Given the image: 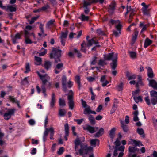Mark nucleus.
<instances>
[{
	"instance_id": "1",
	"label": "nucleus",
	"mask_w": 157,
	"mask_h": 157,
	"mask_svg": "<svg viewBox=\"0 0 157 157\" xmlns=\"http://www.w3.org/2000/svg\"><path fill=\"white\" fill-rule=\"evenodd\" d=\"M150 95L151 102L147 95L144 98V100L147 104L148 105H150L151 103L153 105L157 104V92L155 90H151L150 91Z\"/></svg>"
},
{
	"instance_id": "2",
	"label": "nucleus",
	"mask_w": 157,
	"mask_h": 157,
	"mask_svg": "<svg viewBox=\"0 0 157 157\" xmlns=\"http://www.w3.org/2000/svg\"><path fill=\"white\" fill-rule=\"evenodd\" d=\"M38 75L40 77L41 80L42 81L43 84L41 86V88L44 96H46V94L45 93L46 89L45 88V85L46 83L48 82V81L50 79V77L47 74L44 75H42L39 72H37Z\"/></svg>"
},
{
	"instance_id": "3",
	"label": "nucleus",
	"mask_w": 157,
	"mask_h": 157,
	"mask_svg": "<svg viewBox=\"0 0 157 157\" xmlns=\"http://www.w3.org/2000/svg\"><path fill=\"white\" fill-rule=\"evenodd\" d=\"M105 60H112V62L111 63L110 65L113 64H117V54L114 52L109 53L104 56Z\"/></svg>"
},
{
	"instance_id": "4",
	"label": "nucleus",
	"mask_w": 157,
	"mask_h": 157,
	"mask_svg": "<svg viewBox=\"0 0 157 157\" xmlns=\"http://www.w3.org/2000/svg\"><path fill=\"white\" fill-rule=\"evenodd\" d=\"M92 148L90 147H88L86 144H81V148L79 150V152H76V154L78 155H83L87 154L88 152L92 150Z\"/></svg>"
},
{
	"instance_id": "5",
	"label": "nucleus",
	"mask_w": 157,
	"mask_h": 157,
	"mask_svg": "<svg viewBox=\"0 0 157 157\" xmlns=\"http://www.w3.org/2000/svg\"><path fill=\"white\" fill-rule=\"evenodd\" d=\"M81 101L82 107L85 108L83 112L84 114H89L90 113L94 114H96L97 113L95 111L91 110L90 106L87 105L85 101H84L82 99L81 100Z\"/></svg>"
},
{
	"instance_id": "6",
	"label": "nucleus",
	"mask_w": 157,
	"mask_h": 157,
	"mask_svg": "<svg viewBox=\"0 0 157 157\" xmlns=\"http://www.w3.org/2000/svg\"><path fill=\"white\" fill-rule=\"evenodd\" d=\"M74 93L72 90L69 91V94L68 95L67 99L68 101V104L69 108L71 110H73L74 106V103L73 101Z\"/></svg>"
},
{
	"instance_id": "7",
	"label": "nucleus",
	"mask_w": 157,
	"mask_h": 157,
	"mask_svg": "<svg viewBox=\"0 0 157 157\" xmlns=\"http://www.w3.org/2000/svg\"><path fill=\"white\" fill-rule=\"evenodd\" d=\"M62 51L61 50L58 49L56 48H52V52L50 55V57L51 59L54 57H61V56Z\"/></svg>"
},
{
	"instance_id": "8",
	"label": "nucleus",
	"mask_w": 157,
	"mask_h": 157,
	"mask_svg": "<svg viewBox=\"0 0 157 157\" xmlns=\"http://www.w3.org/2000/svg\"><path fill=\"white\" fill-rule=\"evenodd\" d=\"M139 149L137 148L136 146H130L128 148V157H136V153L139 151Z\"/></svg>"
},
{
	"instance_id": "9",
	"label": "nucleus",
	"mask_w": 157,
	"mask_h": 157,
	"mask_svg": "<svg viewBox=\"0 0 157 157\" xmlns=\"http://www.w3.org/2000/svg\"><path fill=\"white\" fill-rule=\"evenodd\" d=\"M82 138V140L81 141V139L77 137L75 141V149L76 152L77 151L79 152L78 146L80 145L81 147V144H82V143L84 141V137H83Z\"/></svg>"
},
{
	"instance_id": "10",
	"label": "nucleus",
	"mask_w": 157,
	"mask_h": 157,
	"mask_svg": "<svg viewBox=\"0 0 157 157\" xmlns=\"http://www.w3.org/2000/svg\"><path fill=\"white\" fill-rule=\"evenodd\" d=\"M16 110V109H9L7 112L5 113L4 115V119L6 120H8L10 119L11 116L14 114Z\"/></svg>"
},
{
	"instance_id": "11",
	"label": "nucleus",
	"mask_w": 157,
	"mask_h": 157,
	"mask_svg": "<svg viewBox=\"0 0 157 157\" xmlns=\"http://www.w3.org/2000/svg\"><path fill=\"white\" fill-rule=\"evenodd\" d=\"M98 127H94L89 125H87L86 126L83 127L84 130H87L90 133H93L98 130Z\"/></svg>"
},
{
	"instance_id": "12",
	"label": "nucleus",
	"mask_w": 157,
	"mask_h": 157,
	"mask_svg": "<svg viewBox=\"0 0 157 157\" xmlns=\"http://www.w3.org/2000/svg\"><path fill=\"white\" fill-rule=\"evenodd\" d=\"M63 64L62 63H57L54 67V72L56 74L59 73L63 69Z\"/></svg>"
},
{
	"instance_id": "13",
	"label": "nucleus",
	"mask_w": 157,
	"mask_h": 157,
	"mask_svg": "<svg viewBox=\"0 0 157 157\" xmlns=\"http://www.w3.org/2000/svg\"><path fill=\"white\" fill-rule=\"evenodd\" d=\"M149 81V86L157 90V82L154 79H149L147 78Z\"/></svg>"
},
{
	"instance_id": "14",
	"label": "nucleus",
	"mask_w": 157,
	"mask_h": 157,
	"mask_svg": "<svg viewBox=\"0 0 157 157\" xmlns=\"http://www.w3.org/2000/svg\"><path fill=\"white\" fill-rule=\"evenodd\" d=\"M116 130V128H113L109 131L108 136L111 139L112 141L115 136Z\"/></svg>"
},
{
	"instance_id": "15",
	"label": "nucleus",
	"mask_w": 157,
	"mask_h": 157,
	"mask_svg": "<svg viewBox=\"0 0 157 157\" xmlns=\"http://www.w3.org/2000/svg\"><path fill=\"white\" fill-rule=\"evenodd\" d=\"M115 2L114 1H113L109 5L108 8V11L110 13L112 14L113 13L115 9Z\"/></svg>"
},
{
	"instance_id": "16",
	"label": "nucleus",
	"mask_w": 157,
	"mask_h": 157,
	"mask_svg": "<svg viewBox=\"0 0 157 157\" xmlns=\"http://www.w3.org/2000/svg\"><path fill=\"white\" fill-rule=\"evenodd\" d=\"M121 25L120 23L118 24L116 26V29L117 30L118 32L116 31L115 30L113 31V34L116 37H117L119 36V35L121 34Z\"/></svg>"
},
{
	"instance_id": "17",
	"label": "nucleus",
	"mask_w": 157,
	"mask_h": 157,
	"mask_svg": "<svg viewBox=\"0 0 157 157\" xmlns=\"http://www.w3.org/2000/svg\"><path fill=\"white\" fill-rule=\"evenodd\" d=\"M67 78L65 75H63L62 79V83L63 90L66 92L67 90L66 87Z\"/></svg>"
},
{
	"instance_id": "18",
	"label": "nucleus",
	"mask_w": 157,
	"mask_h": 157,
	"mask_svg": "<svg viewBox=\"0 0 157 157\" xmlns=\"http://www.w3.org/2000/svg\"><path fill=\"white\" fill-rule=\"evenodd\" d=\"M111 68L112 70L111 72V73L113 75L115 76L117 74V71L116 70V68L117 66V65L116 64H113L112 65H110Z\"/></svg>"
},
{
	"instance_id": "19",
	"label": "nucleus",
	"mask_w": 157,
	"mask_h": 157,
	"mask_svg": "<svg viewBox=\"0 0 157 157\" xmlns=\"http://www.w3.org/2000/svg\"><path fill=\"white\" fill-rule=\"evenodd\" d=\"M9 99L13 103H15L17 104V106L19 108H21V107L20 105V102L17 100L15 98L13 97V96H9Z\"/></svg>"
},
{
	"instance_id": "20",
	"label": "nucleus",
	"mask_w": 157,
	"mask_h": 157,
	"mask_svg": "<svg viewBox=\"0 0 157 157\" xmlns=\"http://www.w3.org/2000/svg\"><path fill=\"white\" fill-rule=\"evenodd\" d=\"M98 43V41L95 40L94 38H92L91 40H88L87 43L86 44L87 47H89L91 46L93 44H97Z\"/></svg>"
},
{
	"instance_id": "21",
	"label": "nucleus",
	"mask_w": 157,
	"mask_h": 157,
	"mask_svg": "<svg viewBox=\"0 0 157 157\" xmlns=\"http://www.w3.org/2000/svg\"><path fill=\"white\" fill-rule=\"evenodd\" d=\"M56 102V99L55 94L54 93H53L52 95L51 100L50 102V105L51 108H53L55 105Z\"/></svg>"
},
{
	"instance_id": "22",
	"label": "nucleus",
	"mask_w": 157,
	"mask_h": 157,
	"mask_svg": "<svg viewBox=\"0 0 157 157\" xmlns=\"http://www.w3.org/2000/svg\"><path fill=\"white\" fill-rule=\"evenodd\" d=\"M105 75H103L101 77L100 81L102 83V85L103 86H105L109 82L105 79Z\"/></svg>"
},
{
	"instance_id": "23",
	"label": "nucleus",
	"mask_w": 157,
	"mask_h": 157,
	"mask_svg": "<svg viewBox=\"0 0 157 157\" xmlns=\"http://www.w3.org/2000/svg\"><path fill=\"white\" fill-rule=\"evenodd\" d=\"M52 66V63L48 61H45L44 64V67L47 70H48L51 68Z\"/></svg>"
},
{
	"instance_id": "24",
	"label": "nucleus",
	"mask_w": 157,
	"mask_h": 157,
	"mask_svg": "<svg viewBox=\"0 0 157 157\" xmlns=\"http://www.w3.org/2000/svg\"><path fill=\"white\" fill-rule=\"evenodd\" d=\"M104 129L101 128L99 131L94 135L95 137H99L102 136L104 133Z\"/></svg>"
},
{
	"instance_id": "25",
	"label": "nucleus",
	"mask_w": 157,
	"mask_h": 157,
	"mask_svg": "<svg viewBox=\"0 0 157 157\" xmlns=\"http://www.w3.org/2000/svg\"><path fill=\"white\" fill-rule=\"evenodd\" d=\"M147 71L148 77L150 78H153L154 77V75L152 68L150 67H148Z\"/></svg>"
},
{
	"instance_id": "26",
	"label": "nucleus",
	"mask_w": 157,
	"mask_h": 157,
	"mask_svg": "<svg viewBox=\"0 0 157 157\" xmlns=\"http://www.w3.org/2000/svg\"><path fill=\"white\" fill-rule=\"evenodd\" d=\"M7 10H9L11 12H15L16 10V6L15 5L8 6Z\"/></svg>"
},
{
	"instance_id": "27",
	"label": "nucleus",
	"mask_w": 157,
	"mask_h": 157,
	"mask_svg": "<svg viewBox=\"0 0 157 157\" xmlns=\"http://www.w3.org/2000/svg\"><path fill=\"white\" fill-rule=\"evenodd\" d=\"M152 43V41L148 38H147L145 40L144 43V47L145 48H146L148 46L151 45Z\"/></svg>"
},
{
	"instance_id": "28",
	"label": "nucleus",
	"mask_w": 157,
	"mask_h": 157,
	"mask_svg": "<svg viewBox=\"0 0 157 157\" xmlns=\"http://www.w3.org/2000/svg\"><path fill=\"white\" fill-rule=\"evenodd\" d=\"M139 114V112L138 110H136L134 112L133 114L134 115L133 120V121L136 122L139 120V118L138 117Z\"/></svg>"
},
{
	"instance_id": "29",
	"label": "nucleus",
	"mask_w": 157,
	"mask_h": 157,
	"mask_svg": "<svg viewBox=\"0 0 157 157\" xmlns=\"http://www.w3.org/2000/svg\"><path fill=\"white\" fill-rule=\"evenodd\" d=\"M54 22L55 20H51L49 21L47 23L46 25V28L47 29H49L50 28L51 26L54 25Z\"/></svg>"
},
{
	"instance_id": "30",
	"label": "nucleus",
	"mask_w": 157,
	"mask_h": 157,
	"mask_svg": "<svg viewBox=\"0 0 157 157\" xmlns=\"http://www.w3.org/2000/svg\"><path fill=\"white\" fill-rule=\"evenodd\" d=\"M89 119L90 124L92 125L95 124V121L94 117L92 115H90L89 116Z\"/></svg>"
},
{
	"instance_id": "31",
	"label": "nucleus",
	"mask_w": 157,
	"mask_h": 157,
	"mask_svg": "<svg viewBox=\"0 0 157 157\" xmlns=\"http://www.w3.org/2000/svg\"><path fill=\"white\" fill-rule=\"evenodd\" d=\"M99 145V140L98 139H92L90 140V144L91 145H94L95 146L96 143Z\"/></svg>"
},
{
	"instance_id": "32",
	"label": "nucleus",
	"mask_w": 157,
	"mask_h": 157,
	"mask_svg": "<svg viewBox=\"0 0 157 157\" xmlns=\"http://www.w3.org/2000/svg\"><path fill=\"white\" fill-rule=\"evenodd\" d=\"M35 60L36 62L35 63V64H36L37 65H40V64L42 61L41 58L36 56H35Z\"/></svg>"
},
{
	"instance_id": "33",
	"label": "nucleus",
	"mask_w": 157,
	"mask_h": 157,
	"mask_svg": "<svg viewBox=\"0 0 157 157\" xmlns=\"http://www.w3.org/2000/svg\"><path fill=\"white\" fill-rule=\"evenodd\" d=\"M75 81L78 84V87L80 89L81 87V83L80 82V77L78 75L75 76Z\"/></svg>"
},
{
	"instance_id": "34",
	"label": "nucleus",
	"mask_w": 157,
	"mask_h": 157,
	"mask_svg": "<svg viewBox=\"0 0 157 157\" xmlns=\"http://www.w3.org/2000/svg\"><path fill=\"white\" fill-rule=\"evenodd\" d=\"M137 132L140 135H142V137H145V134L143 129L142 128H138L137 130Z\"/></svg>"
},
{
	"instance_id": "35",
	"label": "nucleus",
	"mask_w": 157,
	"mask_h": 157,
	"mask_svg": "<svg viewBox=\"0 0 157 157\" xmlns=\"http://www.w3.org/2000/svg\"><path fill=\"white\" fill-rule=\"evenodd\" d=\"M86 43L84 41L81 44L82 47L81 50L84 53H86V49L85 48V47L86 46Z\"/></svg>"
},
{
	"instance_id": "36",
	"label": "nucleus",
	"mask_w": 157,
	"mask_h": 157,
	"mask_svg": "<svg viewBox=\"0 0 157 157\" xmlns=\"http://www.w3.org/2000/svg\"><path fill=\"white\" fill-rule=\"evenodd\" d=\"M93 0H92L90 2H87L85 0L84 1L83 6L84 7H87V6H90L91 4L94 3V2H93Z\"/></svg>"
},
{
	"instance_id": "37",
	"label": "nucleus",
	"mask_w": 157,
	"mask_h": 157,
	"mask_svg": "<svg viewBox=\"0 0 157 157\" xmlns=\"http://www.w3.org/2000/svg\"><path fill=\"white\" fill-rule=\"evenodd\" d=\"M68 32L66 31L65 32H62L60 36V39H65L66 38L67 36Z\"/></svg>"
},
{
	"instance_id": "38",
	"label": "nucleus",
	"mask_w": 157,
	"mask_h": 157,
	"mask_svg": "<svg viewBox=\"0 0 157 157\" xmlns=\"http://www.w3.org/2000/svg\"><path fill=\"white\" fill-rule=\"evenodd\" d=\"M59 105L60 106H64L66 105L65 101L64 99L61 98L59 99Z\"/></svg>"
},
{
	"instance_id": "39",
	"label": "nucleus",
	"mask_w": 157,
	"mask_h": 157,
	"mask_svg": "<svg viewBox=\"0 0 157 157\" xmlns=\"http://www.w3.org/2000/svg\"><path fill=\"white\" fill-rule=\"evenodd\" d=\"M97 33L99 35L105 36L106 34L104 31H102L101 29H99L97 30Z\"/></svg>"
},
{
	"instance_id": "40",
	"label": "nucleus",
	"mask_w": 157,
	"mask_h": 157,
	"mask_svg": "<svg viewBox=\"0 0 157 157\" xmlns=\"http://www.w3.org/2000/svg\"><path fill=\"white\" fill-rule=\"evenodd\" d=\"M133 98L136 103H138L139 101L142 102L143 101L142 97L140 96H139L138 97H134Z\"/></svg>"
},
{
	"instance_id": "41",
	"label": "nucleus",
	"mask_w": 157,
	"mask_h": 157,
	"mask_svg": "<svg viewBox=\"0 0 157 157\" xmlns=\"http://www.w3.org/2000/svg\"><path fill=\"white\" fill-rule=\"evenodd\" d=\"M114 144H115V146L114 147V146H113V148H118V147L120 146L121 144L118 138H117L116 141L114 142Z\"/></svg>"
},
{
	"instance_id": "42",
	"label": "nucleus",
	"mask_w": 157,
	"mask_h": 157,
	"mask_svg": "<svg viewBox=\"0 0 157 157\" xmlns=\"http://www.w3.org/2000/svg\"><path fill=\"white\" fill-rule=\"evenodd\" d=\"M135 32L134 33V36H133L132 38V40L134 42V41L136 40V39L137 37V36L138 35V31L137 30V29H135Z\"/></svg>"
},
{
	"instance_id": "43",
	"label": "nucleus",
	"mask_w": 157,
	"mask_h": 157,
	"mask_svg": "<svg viewBox=\"0 0 157 157\" xmlns=\"http://www.w3.org/2000/svg\"><path fill=\"white\" fill-rule=\"evenodd\" d=\"M142 11L144 15L148 16H150L149 14V9H142Z\"/></svg>"
},
{
	"instance_id": "44",
	"label": "nucleus",
	"mask_w": 157,
	"mask_h": 157,
	"mask_svg": "<svg viewBox=\"0 0 157 157\" xmlns=\"http://www.w3.org/2000/svg\"><path fill=\"white\" fill-rule=\"evenodd\" d=\"M50 138L51 139H53V136L54 134V130L53 128L51 127L50 128Z\"/></svg>"
},
{
	"instance_id": "45",
	"label": "nucleus",
	"mask_w": 157,
	"mask_h": 157,
	"mask_svg": "<svg viewBox=\"0 0 157 157\" xmlns=\"http://www.w3.org/2000/svg\"><path fill=\"white\" fill-rule=\"evenodd\" d=\"M65 131V134L67 135L69 134V126L68 123H66L64 125Z\"/></svg>"
},
{
	"instance_id": "46",
	"label": "nucleus",
	"mask_w": 157,
	"mask_h": 157,
	"mask_svg": "<svg viewBox=\"0 0 157 157\" xmlns=\"http://www.w3.org/2000/svg\"><path fill=\"white\" fill-rule=\"evenodd\" d=\"M81 19L82 21H88L89 19V17L85 16L83 14H82L81 15Z\"/></svg>"
},
{
	"instance_id": "47",
	"label": "nucleus",
	"mask_w": 157,
	"mask_h": 157,
	"mask_svg": "<svg viewBox=\"0 0 157 157\" xmlns=\"http://www.w3.org/2000/svg\"><path fill=\"white\" fill-rule=\"evenodd\" d=\"M124 84L122 82H121L120 84L117 85V89L119 91H121L123 89Z\"/></svg>"
},
{
	"instance_id": "48",
	"label": "nucleus",
	"mask_w": 157,
	"mask_h": 157,
	"mask_svg": "<svg viewBox=\"0 0 157 157\" xmlns=\"http://www.w3.org/2000/svg\"><path fill=\"white\" fill-rule=\"evenodd\" d=\"M98 65L103 66L107 64L105 62V60H103L101 59L99 60V62L98 63Z\"/></svg>"
},
{
	"instance_id": "49",
	"label": "nucleus",
	"mask_w": 157,
	"mask_h": 157,
	"mask_svg": "<svg viewBox=\"0 0 157 157\" xmlns=\"http://www.w3.org/2000/svg\"><path fill=\"white\" fill-rule=\"evenodd\" d=\"M129 55L131 58L132 59H135L136 57V54L134 52H129Z\"/></svg>"
},
{
	"instance_id": "50",
	"label": "nucleus",
	"mask_w": 157,
	"mask_h": 157,
	"mask_svg": "<svg viewBox=\"0 0 157 157\" xmlns=\"http://www.w3.org/2000/svg\"><path fill=\"white\" fill-rule=\"evenodd\" d=\"M59 113L60 116H63L66 113V112L64 109H60Z\"/></svg>"
},
{
	"instance_id": "51",
	"label": "nucleus",
	"mask_w": 157,
	"mask_h": 157,
	"mask_svg": "<svg viewBox=\"0 0 157 157\" xmlns=\"http://www.w3.org/2000/svg\"><path fill=\"white\" fill-rule=\"evenodd\" d=\"M130 140L132 142L133 144H135V146H136V147L137 146H140V141H137L135 140L132 139H131Z\"/></svg>"
},
{
	"instance_id": "52",
	"label": "nucleus",
	"mask_w": 157,
	"mask_h": 157,
	"mask_svg": "<svg viewBox=\"0 0 157 157\" xmlns=\"http://www.w3.org/2000/svg\"><path fill=\"white\" fill-rule=\"evenodd\" d=\"M25 42L26 44H31L32 43L31 40L29 38V37H27L25 36Z\"/></svg>"
},
{
	"instance_id": "53",
	"label": "nucleus",
	"mask_w": 157,
	"mask_h": 157,
	"mask_svg": "<svg viewBox=\"0 0 157 157\" xmlns=\"http://www.w3.org/2000/svg\"><path fill=\"white\" fill-rule=\"evenodd\" d=\"M73 52L77 54V57L78 58H80L81 57L82 55L77 49H74L73 51Z\"/></svg>"
},
{
	"instance_id": "54",
	"label": "nucleus",
	"mask_w": 157,
	"mask_h": 157,
	"mask_svg": "<svg viewBox=\"0 0 157 157\" xmlns=\"http://www.w3.org/2000/svg\"><path fill=\"white\" fill-rule=\"evenodd\" d=\"M39 17V16H37V17H32L31 20L30 21H29V24H32Z\"/></svg>"
},
{
	"instance_id": "55",
	"label": "nucleus",
	"mask_w": 157,
	"mask_h": 157,
	"mask_svg": "<svg viewBox=\"0 0 157 157\" xmlns=\"http://www.w3.org/2000/svg\"><path fill=\"white\" fill-rule=\"evenodd\" d=\"M25 69L26 70L25 71V73H27L30 71V66L29 63H26L25 67Z\"/></svg>"
},
{
	"instance_id": "56",
	"label": "nucleus",
	"mask_w": 157,
	"mask_h": 157,
	"mask_svg": "<svg viewBox=\"0 0 157 157\" xmlns=\"http://www.w3.org/2000/svg\"><path fill=\"white\" fill-rule=\"evenodd\" d=\"M60 57L53 58H54L55 59L54 63L57 64V63H59L61 62V60L60 59Z\"/></svg>"
},
{
	"instance_id": "57",
	"label": "nucleus",
	"mask_w": 157,
	"mask_h": 157,
	"mask_svg": "<svg viewBox=\"0 0 157 157\" xmlns=\"http://www.w3.org/2000/svg\"><path fill=\"white\" fill-rule=\"evenodd\" d=\"M50 128L48 129L47 128H45V130L44 133V136L47 137L48 135V132H50Z\"/></svg>"
},
{
	"instance_id": "58",
	"label": "nucleus",
	"mask_w": 157,
	"mask_h": 157,
	"mask_svg": "<svg viewBox=\"0 0 157 157\" xmlns=\"http://www.w3.org/2000/svg\"><path fill=\"white\" fill-rule=\"evenodd\" d=\"M97 59V57L95 56H94L92 58V61L91 63V65H94L96 63Z\"/></svg>"
},
{
	"instance_id": "59",
	"label": "nucleus",
	"mask_w": 157,
	"mask_h": 157,
	"mask_svg": "<svg viewBox=\"0 0 157 157\" xmlns=\"http://www.w3.org/2000/svg\"><path fill=\"white\" fill-rule=\"evenodd\" d=\"M64 151V148L63 147H60L59 151H57V153L59 155H61L63 153Z\"/></svg>"
},
{
	"instance_id": "60",
	"label": "nucleus",
	"mask_w": 157,
	"mask_h": 157,
	"mask_svg": "<svg viewBox=\"0 0 157 157\" xmlns=\"http://www.w3.org/2000/svg\"><path fill=\"white\" fill-rule=\"evenodd\" d=\"M140 91L139 89L136 90L134 91H133L132 93V95L133 98L134 97H135L136 94L138 93Z\"/></svg>"
},
{
	"instance_id": "61",
	"label": "nucleus",
	"mask_w": 157,
	"mask_h": 157,
	"mask_svg": "<svg viewBox=\"0 0 157 157\" xmlns=\"http://www.w3.org/2000/svg\"><path fill=\"white\" fill-rule=\"evenodd\" d=\"M27 77H25L22 81L21 82L23 84H26L28 83V81L27 79Z\"/></svg>"
},
{
	"instance_id": "62",
	"label": "nucleus",
	"mask_w": 157,
	"mask_h": 157,
	"mask_svg": "<svg viewBox=\"0 0 157 157\" xmlns=\"http://www.w3.org/2000/svg\"><path fill=\"white\" fill-rule=\"evenodd\" d=\"M49 7V6L47 5L45 6H43L41 8H40L41 9V12L42 11H44L47 10Z\"/></svg>"
},
{
	"instance_id": "63",
	"label": "nucleus",
	"mask_w": 157,
	"mask_h": 157,
	"mask_svg": "<svg viewBox=\"0 0 157 157\" xmlns=\"http://www.w3.org/2000/svg\"><path fill=\"white\" fill-rule=\"evenodd\" d=\"M83 120V119H75L74 120V121H75L77 122V124H81V123H82Z\"/></svg>"
},
{
	"instance_id": "64",
	"label": "nucleus",
	"mask_w": 157,
	"mask_h": 157,
	"mask_svg": "<svg viewBox=\"0 0 157 157\" xmlns=\"http://www.w3.org/2000/svg\"><path fill=\"white\" fill-rule=\"evenodd\" d=\"M87 79L90 82H93L95 80V78L92 77H87Z\"/></svg>"
}]
</instances>
